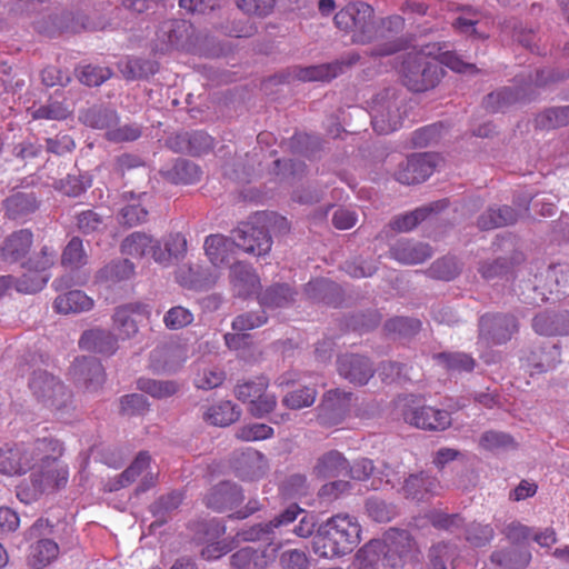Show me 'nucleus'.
<instances>
[{
	"mask_svg": "<svg viewBox=\"0 0 569 569\" xmlns=\"http://www.w3.org/2000/svg\"><path fill=\"white\" fill-rule=\"evenodd\" d=\"M360 532L355 517L338 513L319 527L312 540L313 552L323 558L346 555L359 543Z\"/></svg>",
	"mask_w": 569,
	"mask_h": 569,
	"instance_id": "nucleus-1",
	"label": "nucleus"
},
{
	"mask_svg": "<svg viewBox=\"0 0 569 569\" xmlns=\"http://www.w3.org/2000/svg\"><path fill=\"white\" fill-rule=\"evenodd\" d=\"M62 453V446L59 442V451L52 457V461L49 463L42 460V456L36 457L30 486H20L18 488L17 497L26 502L30 503L37 500L43 492L50 489H59L67 485L69 478V470L67 466H63L58 461V458Z\"/></svg>",
	"mask_w": 569,
	"mask_h": 569,
	"instance_id": "nucleus-2",
	"label": "nucleus"
},
{
	"mask_svg": "<svg viewBox=\"0 0 569 569\" xmlns=\"http://www.w3.org/2000/svg\"><path fill=\"white\" fill-rule=\"evenodd\" d=\"M59 451V441L42 438L28 446H19L0 450V472L12 476L31 470L36 465V457L42 456L44 462H51L52 457Z\"/></svg>",
	"mask_w": 569,
	"mask_h": 569,
	"instance_id": "nucleus-3",
	"label": "nucleus"
},
{
	"mask_svg": "<svg viewBox=\"0 0 569 569\" xmlns=\"http://www.w3.org/2000/svg\"><path fill=\"white\" fill-rule=\"evenodd\" d=\"M402 81L405 86L415 92H423L435 88L443 70L433 58L423 52H408L401 66Z\"/></svg>",
	"mask_w": 569,
	"mask_h": 569,
	"instance_id": "nucleus-4",
	"label": "nucleus"
},
{
	"mask_svg": "<svg viewBox=\"0 0 569 569\" xmlns=\"http://www.w3.org/2000/svg\"><path fill=\"white\" fill-rule=\"evenodd\" d=\"M333 21L338 29L351 33V39L356 43L365 44L375 40V12L368 3L347 4L335 14Z\"/></svg>",
	"mask_w": 569,
	"mask_h": 569,
	"instance_id": "nucleus-5",
	"label": "nucleus"
},
{
	"mask_svg": "<svg viewBox=\"0 0 569 569\" xmlns=\"http://www.w3.org/2000/svg\"><path fill=\"white\" fill-rule=\"evenodd\" d=\"M403 99L395 89L379 92L371 104V123L376 132L388 134L396 131L403 119Z\"/></svg>",
	"mask_w": 569,
	"mask_h": 569,
	"instance_id": "nucleus-6",
	"label": "nucleus"
},
{
	"mask_svg": "<svg viewBox=\"0 0 569 569\" xmlns=\"http://www.w3.org/2000/svg\"><path fill=\"white\" fill-rule=\"evenodd\" d=\"M29 388L36 400L51 410H60L71 401V392L56 376L43 371H34Z\"/></svg>",
	"mask_w": 569,
	"mask_h": 569,
	"instance_id": "nucleus-7",
	"label": "nucleus"
},
{
	"mask_svg": "<svg viewBox=\"0 0 569 569\" xmlns=\"http://www.w3.org/2000/svg\"><path fill=\"white\" fill-rule=\"evenodd\" d=\"M405 27V19L400 16H390L376 22V34L372 42L376 47L370 50L372 57L390 56L403 47V41L399 38Z\"/></svg>",
	"mask_w": 569,
	"mask_h": 569,
	"instance_id": "nucleus-8",
	"label": "nucleus"
},
{
	"mask_svg": "<svg viewBox=\"0 0 569 569\" xmlns=\"http://www.w3.org/2000/svg\"><path fill=\"white\" fill-rule=\"evenodd\" d=\"M151 315L149 305L130 302L114 309L112 328L121 340L133 338L139 331V323Z\"/></svg>",
	"mask_w": 569,
	"mask_h": 569,
	"instance_id": "nucleus-9",
	"label": "nucleus"
},
{
	"mask_svg": "<svg viewBox=\"0 0 569 569\" xmlns=\"http://www.w3.org/2000/svg\"><path fill=\"white\" fill-rule=\"evenodd\" d=\"M517 330V320L511 315L487 313L479 319V338L487 343H506Z\"/></svg>",
	"mask_w": 569,
	"mask_h": 569,
	"instance_id": "nucleus-10",
	"label": "nucleus"
},
{
	"mask_svg": "<svg viewBox=\"0 0 569 569\" xmlns=\"http://www.w3.org/2000/svg\"><path fill=\"white\" fill-rule=\"evenodd\" d=\"M234 246L244 252L263 256L271 249L272 240L268 232L260 227L243 224L233 231Z\"/></svg>",
	"mask_w": 569,
	"mask_h": 569,
	"instance_id": "nucleus-11",
	"label": "nucleus"
},
{
	"mask_svg": "<svg viewBox=\"0 0 569 569\" xmlns=\"http://www.w3.org/2000/svg\"><path fill=\"white\" fill-rule=\"evenodd\" d=\"M70 375L76 383L88 391L98 390L104 382L103 367L94 357L77 358L70 368Z\"/></svg>",
	"mask_w": 569,
	"mask_h": 569,
	"instance_id": "nucleus-12",
	"label": "nucleus"
},
{
	"mask_svg": "<svg viewBox=\"0 0 569 569\" xmlns=\"http://www.w3.org/2000/svg\"><path fill=\"white\" fill-rule=\"evenodd\" d=\"M352 402V395L339 389L326 393L319 406V419L323 426L338 425L348 413Z\"/></svg>",
	"mask_w": 569,
	"mask_h": 569,
	"instance_id": "nucleus-13",
	"label": "nucleus"
},
{
	"mask_svg": "<svg viewBox=\"0 0 569 569\" xmlns=\"http://www.w3.org/2000/svg\"><path fill=\"white\" fill-rule=\"evenodd\" d=\"M433 169V157L428 153H419L409 157L402 162L395 176L400 183L415 184L423 182L432 174Z\"/></svg>",
	"mask_w": 569,
	"mask_h": 569,
	"instance_id": "nucleus-14",
	"label": "nucleus"
},
{
	"mask_svg": "<svg viewBox=\"0 0 569 569\" xmlns=\"http://www.w3.org/2000/svg\"><path fill=\"white\" fill-rule=\"evenodd\" d=\"M439 490L438 479L423 471L409 475L399 489L406 499L416 502L429 500L438 495Z\"/></svg>",
	"mask_w": 569,
	"mask_h": 569,
	"instance_id": "nucleus-15",
	"label": "nucleus"
},
{
	"mask_svg": "<svg viewBox=\"0 0 569 569\" xmlns=\"http://www.w3.org/2000/svg\"><path fill=\"white\" fill-rule=\"evenodd\" d=\"M406 421L410 425L430 431H442L451 426V415L443 409L431 406L415 408L406 413Z\"/></svg>",
	"mask_w": 569,
	"mask_h": 569,
	"instance_id": "nucleus-16",
	"label": "nucleus"
},
{
	"mask_svg": "<svg viewBox=\"0 0 569 569\" xmlns=\"http://www.w3.org/2000/svg\"><path fill=\"white\" fill-rule=\"evenodd\" d=\"M33 244V233L29 229L11 232L0 244V260L4 263H17L23 260Z\"/></svg>",
	"mask_w": 569,
	"mask_h": 569,
	"instance_id": "nucleus-17",
	"label": "nucleus"
},
{
	"mask_svg": "<svg viewBox=\"0 0 569 569\" xmlns=\"http://www.w3.org/2000/svg\"><path fill=\"white\" fill-rule=\"evenodd\" d=\"M338 372L353 385L363 386L373 376L370 360L358 355H345L338 359Z\"/></svg>",
	"mask_w": 569,
	"mask_h": 569,
	"instance_id": "nucleus-18",
	"label": "nucleus"
},
{
	"mask_svg": "<svg viewBox=\"0 0 569 569\" xmlns=\"http://www.w3.org/2000/svg\"><path fill=\"white\" fill-rule=\"evenodd\" d=\"M300 511L297 505H292L270 522L258 523L249 529L242 530L238 533V537L243 541H269L272 539L271 535L273 533V529L292 523Z\"/></svg>",
	"mask_w": 569,
	"mask_h": 569,
	"instance_id": "nucleus-19",
	"label": "nucleus"
},
{
	"mask_svg": "<svg viewBox=\"0 0 569 569\" xmlns=\"http://www.w3.org/2000/svg\"><path fill=\"white\" fill-rule=\"evenodd\" d=\"M242 500L241 489L229 481L220 482L211 488L204 498L207 507L219 512L238 506Z\"/></svg>",
	"mask_w": 569,
	"mask_h": 569,
	"instance_id": "nucleus-20",
	"label": "nucleus"
},
{
	"mask_svg": "<svg viewBox=\"0 0 569 569\" xmlns=\"http://www.w3.org/2000/svg\"><path fill=\"white\" fill-rule=\"evenodd\" d=\"M390 256L401 263L417 264L429 259L432 251L428 244L401 239L390 248Z\"/></svg>",
	"mask_w": 569,
	"mask_h": 569,
	"instance_id": "nucleus-21",
	"label": "nucleus"
},
{
	"mask_svg": "<svg viewBox=\"0 0 569 569\" xmlns=\"http://www.w3.org/2000/svg\"><path fill=\"white\" fill-rule=\"evenodd\" d=\"M533 330L542 336L569 335V312H543L532 320Z\"/></svg>",
	"mask_w": 569,
	"mask_h": 569,
	"instance_id": "nucleus-22",
	"label": "nucleus"
},
{
	"mask_svg": "<svg viewBox=\"0 0 569 569\" xmlns=\"http://www.w3.org/2000/svg\"><path fill=\"white\" fill-rule=\"evenodd\" d=\"M230 281L233 292L239 297L254 293L259 287L258 276L248 264L238 262L231 267Z\"/></svg>",
	"mask_w": 569,
	"mask_h": 569,
	"instance_id": "nucleus-23",
	"label": "nucleus"
},
{
	"mask_svg": "<svg viewBox=\"0 0 569 569\" xmlns=\"http://www.w3.org/2000/svg\"><path fill=\"white\" fill-rule=\"evenodd\" d=\"M349 462L338 450H330L321 455L315 466L313 475L318 478H331L347 473Z\"/></svg>",
	"mask_w": 569,
	"mask_h": 569,
	"instance_id": "nucleus-24",
	"label": "nucleus"
},
{
	"mask_svg": "<svg viewBox=\"0 0 569 569\" xmlns=\"http://www.w3.org/2000/svg\"><path fill=\"white\" fill-rule=\"evenodd\" d=\"M117 341L118 338L110 331L94 328L83 332L79 345L90 351L111 355L117 350Z\"/></svg>",
	"mask_w": 569,
	"mask_h": 569,
	"instance_id": "nucleus-25",
	"label": "nucleus"
},
{
	"mask_svg": "<svg viewBox=\"0 0 569 569\" xmlns=\"http://www.w3.org/2000/svg\"><path fill=\"white\" fill-rule=\"evenodd\" d=\"M80 120L88 127L104 130V133H108L112 127L118 124L119 116L113 109L103 106H93L81 112Z\"/></svg>",
	"mask_w": 569,
	"mask_h": 569,
	"instance_id": "nucleus-26",
	"label": "nucleus"
},
{
	"mask_svg": "<svg viewBox=\"0 0 569 569\" xmlns=\"http://www.w3.org/2000/svg\"><path fill=\"white\" fill-rule=\"evenodd\" d=\"M6 213L11 219H23L36 212L39 200L33 192H16L4 201Z\"/></svg>",
	"mask_w": 569,
	"mask_h": 569,
	"instance_id": "nucleus-27",
	"label": "nucleus"
},
{
	"mask_svg": "<svg viewBox=\"0 0 569 569\" xmlns=\"http://www.w3.org/2000/svg\"><path fill=\"white\" fill-rule=\"evenodd\" d=\"M123 197L129 202L120 210L119 222L128 227L144 222L148 216V210L143 206L147 193L136 196L133 192H126Z\"/></svg>",
	"mask_w": 569,
	"mask_h": 569,
	"instance_id": "nucleus-28",
	"label": "nucleus"
},
{
	"mask_svg": "<svg viewBox=\"0 0 569 569\" xmlns=\"http://www.w3.org/2000/svg\"><path fill=\"white\" fill-rule=\"evenodd\" d=\"M93 300L81 290H71L59 295L54 300V309L59 313H79L91 310Z\"/></svg>",
	"mask_w": 569,
	"mask_h": 569,
	"instance_id": "nucleus-29",
	"label": "nucleus"
},
{
	"mask_svg": "<svg viewBox=\"0 0 569 569\" xmlns=\"http://www.w3.org/2000/svg\"><path fill=\"white\" fill-rule=\"evenodd\" d=\"M519 213L508 206L490 208L478 219V227L482 230L501 228L517 222Z\"/></svg>",
	"mask_w": 569,
	"mask_h": 569,
	"instance_id": "nucleus-30",
	"label": "nucleus"
},
{
	"mask_svg": "<svg viewBox=\"0 0 569 569\" xmlns=\"http://www.w3.org/2000/svg\"><path fill=\"white\" fill-rule=\"evenodd\" d=\"M241 411L231 401H221L208 407L203 413V420L212 426L227 427L240 418Z\"/></svg>",
	"mask_w": 569,
	"mask_h": 569,
	"instance_id": "nucleus-31",
	"label": "nucleus"
},
{
	"mask_svg": "<svg viewBox=\"0 0 569 569\" xmlns=\"http://www.w3.org/2000/svg\"><path fill=\"white\" fill-rule=\"evenodd\" d=\"M234 246L233 238L221 234H211L206 238L204 250L209 260L214 266L228 263Z\"/></svg>",
	"mask_w": 569,
	"mask_h": 569,
	"instance_id": "nucleus-32",
	"label": "nucleus"
},
{
	"mask_svg": "<svg viewBox=\"0 0 569 569\" xmlns=\"http://www.w3.org/2000/svg\"><path fill=\"white\" fill-rule=\"evenodd\" d=\"M491 561L505 569H525L531 561V552L527 548L511 547L495 551Z\"/></svg>",
	"mask_w": 569,
	"mask_h": 569,
	"instance_id": "nucleus-33",
	"label": "nucleus"
},
{
	"mask_svg": "<svg viewBox=\"0 0 569 569\" xmlns=\"http://www.w3.org/2000/svg\"><path fill=\"white\" fill-rule=\"evenodd\" d=\"M187 249L186 239L179 234H170L163 241V248L160 241L157 240L156 251H153V260L162 266L170 264L173 258L183 254Z\"/></svg>",
	"mask_w": 569,
	"mask_h": 569,
	"instance_id": "nucleus-34",
	"label": "nucleus"
},
{
	"mask_svg": "<svg viewBox=\"0 0 569 569\" xmlns=\"http://www.w3.org/2000/svg\"><path fill=\"white\" fill-rule=\"evenodd\" d=\"M270 560L266 550L258 551L251 547H246L231 556V566L234 569H264Z\"/></svg>",
	"mask_w": 569,
	"mask_h": 569,
	"instance_id": "nucleus-35",
	"label": "nucleus"
},
{
	"mask_svg": "<svg viewBox=\"0 0 569 569\" xmlns=\"http://www.w3.org/2000/svg\"><path fill=\"white\" fill-rule=\"evenodd\" d=\"M157 240L142 232H133L129 234L121 244V250L124 254L141 258L151 254L156 251Z\"/></svg>",
	"mask_w": 569,
	"mask_h": 569,
	"instance_id": "nucleus-36",
	"label": "nucleus"
},
{
	"mask_svg": "<svg viewBox=\"0 0 569 569\" xmlns=\"http://www.w3.org/2000/svg\"><path fill=\"white\" fill-rule=\"evenodd\" d=\"M445 206L446 204L443 202H436L430 206L418 208L415 211L396 217L390 222V227L399 232H408L412 230L419 222L423 221L429 213L436 210H440Z\"/></svg>",
	"mask_w": 569,
	"mask_h": 569,
	"instance_id": "nucleus-37",
	"label": "nucleus"
},
{
	"mask_svg": "<svg viewBox=\"0 0 569 569\" xmlns=\"http://www.w3.org/2000/svg\"><path fill=\"white\" fill-rule=\"evenodd\" d=\"M58 555V545L51 539H42L31 546L29 563L36 569H41L53 561Z\"/></svg>",
	"mask_w": 569,
	"mask_h": 569,
	"instance_id": "nucleus-38",
	"label": "nucleus"
},
{
	"mask_svg": "<svg viewBox=\"0 0 569 569\" xmlns=\"http://www.w3.org/2000/svg\"><path fill=\"white\" fill-rule=\"evenodd\" d=\"M264 459L258 451H248L241 453L236 470L239 477L243 479H256L264 472Z\"/></svg>",
	"mask_w": 569,
	"mask_h": 569,
	"instance_id": "nucleus-39",
	"label": "nucleus"
},
{
	"mask_svg": "<svg viewBox=\"0 0 569 569\" xmlns=\"http://www.w3.org/2000/svg\"><path fill=\"white\" fill-rule=\"evenodd\" d=\"M385 543L381 540H371L358 550L353 561L355 569H379L381 552Z\"/></svg>",
	"mask_w": 569,
	"mask_h": 569,
	"instance_id": "nucleus-40",
	"label": "nucleus"
},
{
	"mask_svg": "<svg viewBox=\"0 0 569 569\" xmlns=\"http://www.w3.org/2000/svg\"><path fill=\"white\" fill-rule=\"evenodd\" d=\"M343 61L311 66L299 71L298 78L303 81H328L342 72Z\"/></svg>",
	"mask_w": 569,
	"mask_h": 569,
	"instance_id": "nucleus-41",
	"label": "nucleus"
},
{
	"mask_svg": "<svg viewBox=\"0 0 569 569\" xmlns=\"http://www.w3.org/2000/svg\"><path fill=\"white\" fill-rule=\"evenodd\" d=\"M150 465V456L146 451H141L132 463L119 476L118 480L109 488L110 491L119 490L129 486L147 470Z\"/></svg>",
	"mask_w": 569,
	"mask_h": 569,
	"instance_id": "nucleus-42",
	"label": "nucleus"
},
{
	"mask_svg": "<svg viewBox=\"0 0 569 569\" xmlns=\"http://www.w3.org/2000/svg\"><path fill=\"white\" fill-rule=\"evenodd\" d=\"M295 301V292L288 284H274L260 297V305L266 308L288 307Z\"/></svg>",
	"mask_w": 569,
	"mask_h": 569,
	"instance_id": "nucleus-43",
	"label": "nucleus"
},
{
	"mask_svg": "<svg viewBox=\"0 0 569 569\" xmlns=\"http://www.w3.org/2000/svg\"><path fill=\"white\" fill-rule=\"evenodd\" d=\"M88 259L83 241L79 237H72L62 251V266L70 269H79L88 263Z\"/></svg>",
	"mask_w": 569,
	"mask_h": 569,
	"instance_id": "nucleus-44",
	"label": "nucleus"
},
{
	"mask_svg": "<svg viewBox=\"0 0 569 569\" xmlns=\"http://www.w3.org/2000/svg\"><path fill=\"white\" fill-rule=\"evenodd\" d=\"M435 359L445 369L453 372H470L475 368L473 358L463 352H440Z\"/></svg>",
	"mask_w": 569,
	"mask_h": 569,
	"instance_id": "nucleus-45",
	"label": "nucleus"
},
{
	"mask_svg": "<svg viewBox=\"0 0 569 569\" xmlns=\"http://www.w3.org/2000/svg\"><path fill=\"white\" fill-rule=\"evenodd\" d=\"M134 266L128 259L111 261L104 266L99 272L98 278L101 281L118 282L132 277Z\"/></svg>",
	"mask_w": 569,
	"mask_h": 569,
	"instance_id": "nucleus-46",
	"label": "nucleus"
},
{
	"mask_svg": "<svg viewBox=\"0 0 569 569\" xmlns=\"http://www.w3.org/2000/svg\"><path fill=\"white\" fill-rule=\"evenodd\" d=\"M138 388L153 398L162 399L173 396L178 391L179 386L171 380L140 378L138 380Z\"/></svg>",
	"mask_w": 569,
	"mask_h": 569,
	"instance_id": "nucleus-47",
	"label": "nucleus"
},
{
	"mask_svg": "<svg viewBox=\"0 0 569 569\" xmlns=\"http://www.w3.org/2000/svg\"><path fill=\"white\" fill-rule=\"evenodd\" d=\"M178 139L181 140L183 146L179 148L180 151H188L193 156H199L212 148V138L202 132L196 131L192 133H184L182 136H178Z\"/></svg>",
	"mask_w": 569,
	"mask_h": 569,
	"instance_id": "nucleus-48",
	"label": "nucleus"
},
{
	"mask_svg": "<svg viewBox=\"0 0 569 569\" xmlns=\"http://www.w3.org/2000/svg\"><path fill=\"white\" fill-rule=\"evenodd\" d=\"M549 282L550 293H555L557 298L569 295V267L555 266L549 268L546 276Z\"/></svg>",
	"mask_w": 569,
	"mask_h": 569,
	"instance_id": "nucleus-49",
	"label": "nucleus"
},
{
	"mask_svg": "<svg viewBox=\"0 0 569 569\" xmlns=\"http://www.w3.org/2000/svg\"><path fill=\"white\" fill-rule=\"evenodd\" d=\"M112 72L109 68L99 66H83L77 70L79 81L89 87H97L110 79Z\"/></svg>",
	"mask_w": 569,
	"mask_h": 569,
	"instance_id": "nucleus-50",
	"label": "nucleus"
},
{
	"mask_svg": "<svg viewBox=\"0 0 569 569\" xmlns=\"http://www.w3.org/2000/svg\"><path fill=\"white\" fill-rule=\"evenodd\" d=\"M306 295L315 301L332 303L330 293L338 291V286L327 279H316L306 284Z\"/></svg>",
	"mask_w": 569,
	"mask_h": 569,
	"instance_id": "nucleus-51",
	"label": "nucleus"
},
{
	"mask_svg": "<svg viewBox=\"0 0 569 569\" xmlns=\"http://www.w3.org/2000/svg\"><path fill=\"white\" fill-rule=\"evenodd\" d=\"M201 177L200 168L187 160H178L171 171V179L174 182L193 183Z\"/></svg>",
	"mask_w": 569,
	"mask_h": 569,
	"instance_id": "nucleus-52",
	"label": "nucleus"
},
{
	"mask_svg": "<svg viewBox=\"0 0 569 569\" xmlns=\"http://www.w3.org/2000/svg\"><path fill=\"white\" fill-rule=\"evenodd\" d=\"M537 124L541 128H556L569 123V106L550 108L537 118Z\"/></svg>",
	"mask_w": 569,
	"mask_h": 569,
	"instance_id": "nucleus-53",
	"label": "nucleus"
},
{
	"mask_svg": "<svg viewBox=\"0 0 569 569\" xmlns=\"http://www.w3.org/2000/svg\"><path fill=\"white\" fill-rule=\"evenodd\" d=\"M518 100V92L510 88H503L489 93L485 99V107L491 112L503 110Z\"/></svg>",
	"mask_w": 569,
	"mask_h": 569,
	"instance_id": "nucleus-54",
	"label": "nucleus"
},
{
	"mask_svg": "<svg viewBox=\"0 0 569 569\" xmlns=\"http://www.w3.org/2000/svg\"><path fill=\"white\" fill-rule=\"evenodd\" d=\"M317 391L313 388H302L288 393L282 402L286 407L292 410H299L310 407L315 403Z\"/></svg>",
	"mask_w": 569,
	"mask_h": 569,
	"instance_id": "nucleus-55",
	"label": "nucleus"
},
{
	"mask_svg": "<svg viewBox=\"0 0 569 569\" xmlns=\"http://www.w3.org/2000/svg\"><path fill=\"white\" fill-rule=\"evenodd\" d=\"M382 542L385 543V550L381 552L380 562L383 569H402L408 558V551L403 548L400 550L396 543Z\"/></svg>",
	"mask_w": 569,
	"mask_h": 569,
	"instance_id": "nucleus-56",
	"label": "nucleus"
},
{
	"mask_svg": "<svg viewBox=\"0 0 569 569\" xmlns=\"http://www.w3.org/2000/svg\"><path fill=\"white\" fill-rule=\"evenodd\" d=\"M193 321V315L184 307L176 306L170 308L163 316V323L170 330H179Z\"/></svg>",
	"mask_w": 569,
	"mask_h": 569,
	"instance_id": "nucleus-57",
	"label": "nucleus"
},
{
	"mask_svg": "<svg viewBox=\"0 0 569 569\" xmlns=\"http://www.w3.org/2000/svg\"><path fill=\"white\" fill-rule=\"evenodd\" d=\"M495 531L489 525L472 522L466 530V539L473 547H482L493 538Z\"/></svg>",
	"mask_w": 569,
	"mask_h": 569,
	"instance_id": "nucleus-58",
	"label": "nucleus"
},
{
	"mask_svg": "<svg viewBox=\"0 0 569 569\" xmlns=\"http://www.w3.org/2000/svg\"><path fill=\"white\" fill-rule=\"evenodd\" d=\"M366 509L368 515L378 522L390 521L396 513L392 505L376 497H371L367 500Z\"/></svg>",
	"mask_w": 569,
	"mask_h": 569,
	"instance_id": "nucleus-59",
	"label": "nucleus"
},
{
	"mask_svg": "<svg viewBox=\"0 0 569 569\" xmlns=\"http://www.w3.org/2000/svg\"><path fill=\"white\" fill-rule=\"evenodd\" d=\"M106 139L114 142H129L134 141L141 136V128L136 123H126L120 126L119 123L116 127H112L108 133H104Z\"/></svg>",
	"mask_w": 569,
	"mask_h": 569,
	"instance_id": "nucleus-60",
	"label": "nucleus"
},
{
	"mask_svg": "<svg viewBox=\"0 0 569 569\" xmlns=\"http://www.w3.org/2000/svg\"><path fill=\"white\" fill-rule=\"evenodd\" d=\"M224 378L226 376L222 370L214 367H206L197 373L194 385L199 389L210 390L219 387Z\"/></svg>",
	"mask_w": 569,
	"mask_h": 569,
	"instance_id": "nucleus-61",
	"label": "nucleus"
},
{
	"mask_svg": "<svg viewBox=\"0 0 569 569\" xmlns=\"http://www.w3.org/2000/svg\"><path fill=\"white\" fill-rule=\"evenodd\" d=\"M78 230L84 234L100 232L104 228L103 218L93 210H86L77 216Z\"/></svg>",
	"mask_w": 569,
	"mask_h": 569,
	"instance_id": "nucleus-62",
	"label": "nucleus"
},
{
	"mask_svg": "<svg viewBox=\"0 0 569 569\" xmlns=\"http://www.w3.org/2000/svg\"><path fill=\"white\" fill-rule=\"evenodd\" d=\"M267 381L264 378H259L254 381H248V382H244V383H241V385H238L236 387V397L246 402L248 401L249 403L252 402V400H254L257 397H260L261 396V392L266 391L267 389Z\"/></svg>",
	"mask_w": 569,
	"mask_h": 569,
	"instance_id": "nucleus-63",
	"label": "nucleus"
},
{
	"mask_svg": "<svg viewBox=\"0 0 569 569\" xmlns=\"http://www.w3.org/2000/svg\"><path fill=\"white\" fill-rule=\"evenodd\" d=\"M279 563L282 569H309L306 553L298 549L286 550L280 555Z\"/></svg>",
	"mask_w": 569,
	"mask_h": 569,
	"instance_id": "nucleus-64",
	"label": "nucleus"
}]
</instances>
